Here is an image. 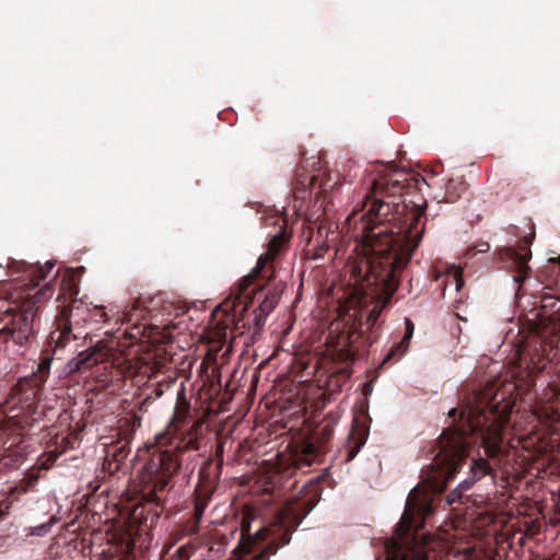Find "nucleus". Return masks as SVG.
<instances>
[{"label":"nucleus","instance_id":"f257e3e1","mask_svg":"<svg viewBox=\"0 0 560 560\" xmlns=\"http://www.w3.org/2000/svg\"><path fill=\"white\" fill-rule=\"evenodd\" d=\"M417 183L408 173L390 166L388 173L372 180L370 192L364 196L355 236L361 237L366 257L359 258L350 273L357 285L377 295L366 317L368 329L376 326L382 311L390 303L400 276L422 240L427 202L402 199Z\"/></svg>","mask_w":560,"mask_h":560},{"label":"nucleus","instance_id":"f03ea898","mask_svg":"<svg viewBox=\"0 0 560 560\" xmlns=\"http://www.w3.org/2000/svg\"><path fill=\"white\" fill-rule=\"evenodd\" d=\"M513 383L498 386L465 388L459 406L448 411L452 423L442 432L433 450L428 483L433 492L441 493L447 482L466 462L468 448L480 441L488 458L501 463L505 455L503 429L509 423L516 402Z\"/></svg>","mask_w":560,"mask_h":560},{"label":"nucleus","instance_id":"7ed1b4c3","mask_svg":"<svg viewBox=\"0 0 560 560\" xmlns=\"http://www.w3.org/2000/svg\"><path fill=\"white\" fill-rule=\"evenodd\" d=\"M202 427L201 418H192L190 404L178 398L168 424L155 435L141 475L143 499L155 505V515L163 510L170 483L182 466L180 454L200 448Z\"/></svg>","mask_w":560,"mask_h":560},{"label":"nucleus","instance_id":"20e7f679","mask_svg":"<svg viewBox=\"0 0 560 560\" xmlns=\"http://www.w3.org/2000/svg\"><path fill=\"white\" fill-rule=\"evenodd\" d=\"M320 497V488L317 481L310 480L296 495L287 501L278 511L275 522L270 527H260L252 533V516L244 514L241 520V537L234 549V555L242 558L252 551L255 544L270 538V545L283 547L291 541V535L301 524L303 518L315 508Z\"/></svg>","mask_w":560,"mask_h":560},{"label":"nucleus","instance_id":"39448f33","mask_svg":"<svg viewBox=\"0 0 560 560\" xmlns=\"http://www.w3.org/2000/svg\"><path fill=\"white\" fill-rule=\"evenodd\" d=\"M433 511V498L429 493L417 488L409 493L395 535L385 544V560H438V552L425 535L418 534Z\"/></svg>","mask_w":560,"mask_h":560},{"label":"nucleus","instance_id":"423d86ee","mask_svg":"<svg viewBox=\"0 0 560 560\" xmlns=\"http://www.w3.org/2000/svg\"><path fill=\"white\" fill-rule=\"evenodd\" d=\"M50 282L34 293L21 306L9 307L0 314V354L16 360L22 358L36 340V316L39 303L52 296Z\"/></svg>","mask_w":560,"mask_h":560},{"label":"nucleus","instance_id":"0eeeda50","mask_svg":"<svg viewBox=\"0 0 560 560\" xmlns=\"http://www.w3.org/2000/svg\"><path fill=\"white\" fill-rule=\"evenodd\" d=\"M51 362L50 355L42 357L36 372L20 377L12 385L3 404L5 425L12 431L25 430L38 420L37 398L49 377Z\"/></svg>","mask_w":560,"mask_h":560},{"label":"nucleus","instance_id":"6e6552de","mask_svg":"<svg viewBox=\"0 0 560 560\" xmlns=\"http://www.w3.org/2000/svg\"><path fill=\"white\" fill-rule=\"evenodd\" d=\"M118 342L114 339L98 340L93 347L81 351L67 364L68 372L89 373L104 387L114 381L121 380L131 369V363L117 349Z\"/></svg>","mask_w":560,"mask_h":560},{"label":"nucleus","instance_id":"1a4fd4ad","mask_svg":"<svg viewBox=\"0 0 560 560\" xmlns=\"http://www.w3.org/2000/svg\"><path fill=\"white\" fill-rule=\"evenodd\" d=\"M78 294L79 285L75 280L71 277L62 278L57 296L56 328L50 332V340L55 343V350L66 347L73 339H78L79 335L73 332V325L86 320L85 314L89 310L81 300L77 299Z\"/></svg>","mask_w":560,"mask_h":560},{"label":"nucleus","instance_id":"9d476101","mask_svg":"<svg viewBox=\"0 0 560 560\" xmlns=\"http://www.w3.org/2000/svg\"><path fill=\"white\" fill-rule=\"evenodd\" d=\"M253 289L248 288L243 294L240 292V283L237 284L235 294L233 298L224 300L218 308L213 312V316H218L219 313L223 314L218 323L223 329L232 327V334L243 335L246 329L250 330L253 326V334H257L265 325L266 316L258 308L252 314H248L249 305L253 303L254 296L257 294L256 291L264 289L262 283H255L252 285Z\"/></svg>","mask_w":560,"mask_h":560},{"label":"nucleus","instance_id":"9b49d317","mask_svg":"<svg viewBox=\"0 0 560 560\" xmlns=\"http://www.w3.org/2000/svg\"><path fill=\"white\" fill-rule=\"evenodd\" d=\"M338 420V413L329 412L315 429L313 433L314 442H306L301 451L279 456L277 469L281 479H289L298 470L304 471L312 465L314 458L323 452L330 441Z\"/></svg>","mask_w":560,"mask_h":560},{"label":"nucleus","instance_id":"f8f14e48","mask_svg":"<svg viewBox=\"0 0 560 560\" xmlns=\"http://www.w3.org/2000/svg\"><path fill=\"white\" fill-rule=\"evenodd\" d=\"M318 158L312 156L303 162L293 180V195L295 199H306L307 196H315L332 189L337 180L332 182L331 176L319 166Z\"/></svg>","mask_w":560,"mask_h":560},{"label":"nucleus","instance_id":"ddd939ff","mask_svg":"<svg viewBox=\"0 0 560 560\" xmlns=\"http://www.w3.org/2000/svg\"><path fill=\"white\" fill-rule=\"evenodd\" d=\"M156 298H138L131 306L126 310L121 317V324L127 325L124 337L130 341V343H137L143 341L144 338H150L148 334L149 324L147 318L151 316L155 310Z\"/></svg>","mask_w":560,"mask_h":560},{"label":"nucleus","instance_id":"4468645a","mask_svg":"<svg viewBox=\"0 0 560 560\" xmlns=\"http://www.w3.org/2000/svg\"><path fill=\"white\" fill-rule=\"evenodd\" d=\"M287 242L288 237L284 232H280L271 237L266 253L258 258L255 268L240 281L241 294L255 283H260L262 280H267L268 282L273 278L275 270L272 262L277 256L284 250Z\"/></svg>","mask_w":560,"mask_h":560},{"label":"nucleus","instance_id":"2eb2a0df","mask_svg":"<svg viewBox=\"0 0 560 560\" xmlns=\"http://www.w3.org/2000/svg\"><path fill=\"white\" fill-rule=\"evenodd\" d=\"M223 466V445L219 444L214 458H208L199 469V483L195 490V503L208 506L215 490Z\"/></svg>","mask_w":560,"mask_h":560},{"label":"nucleus","instance_id":"dca6fc26","mask_svg":"<svg viewBox=\"0 0 560 560\" xmlns=\"http://www.w3.org/2000/svg\"><path fill=\"white\" fill-rule=\"evenodd\" d=\"M534 238L535 233H529L523 236L515 246L503 247L499 252L500 259L514 268L515 282L522 283L528 277L530 270L528 261L532 258L530 245Z\"/></svg>","mask_w":560,"mask_h":560},{"label":"nucleus","instance_id":"f3484780","mask_svg":"<svg viewBox=\"0 0 560 560\" xmlns=\"http://www.w3.org/2000/svg\"><path fill=\"white\" fill-rule=\"evenodd\" d=\"M467 190V184L460 177L450 178L444 187L443 191L435 194L434 198L438 202L454 203L459 200L463 194Z\"/></svg>","mask_w":560,"mask_h":560},{"label":"nucleus","instance_id":"a211bd4d","mask_svg":"<svg viewBox=\"0 0 560 560\" xmlns=\"http://www.w3.org/2000/svg\"><path fill=\"white\" fill-rule=\"evenodd\" d=\"M283 289L284 287L282 284H276L272 289L268 290L258 310L265 315H268L278 304Z\"/></svg>","mask_w":560,"mask_h":560},{"label":"nucleus","instance_id":"6ab92c4d","mask_svg":"<svg viewBox=\"0 0 560 560\" xmlns=\"http://www.w3.org/2000/svg\"><path fill=\"white\" fill-rule=\"evenodd\" d=\"M54 266L55 264L51 261H47L45 266H27V269L25 271L27 272V276L30 278V284H32L33 288L38 287L39 282L47 277V273L51 271Z\"/></svg>","mask_w":560,"mask_h":560},{"label":"nucleus","instance_id":"aec40b11","mask_svg":"<svg viewBox=\"0 0 560 560\" xmlns=\"http://www.w3.org/2000/svg\"><path fill=\"white\" fill-rule=\"evenodd\" d=\"M542 424H553L560 421V413L551 406L545 405L537 408L533 415Z\"/></svg>","mask_w":560,"mask_h":560},{"label":"nucleus","instance_id":"412c9836","mask_svg":"<svg viewBox=\"0 0 560 560\" xmlns=\"http://www.w3.org/2000/svg\"><path fill=\"white\" fill-rule=\"evenodd\" d=\"M129 454V448L127 445H122L120 447L114 448L112 454H107L106 456V463L108 465V470L114 472L119 470L120 465L124 463V460L127 458Z\"/></svg>","mask_w":560,"mask_h":560},{"label":"nucleus","instance_id":"4be33fe9","mask_svg":"<svg viewBox=\"0 0 560 560\" xmlns=\"http://www.w3.org/2000/svg\"><path fill=\"white\" fill-rule=\"evenodd\" d=\"M470 471L472 474V482H475L487 475H491L493 472V466L487 458L472 459Z\"/></svg>","mask_w":560,"mask_h":560},{"label":"nucleus","instance_id":"5701e85b","mask_svg":"<svg viewBox=\"0 0 560 560\" xmlns=\"http://www.w3.org/2000/svg\"><path fill=\"white\" fill-rule=\"evenodd\" d=\"M365 440L362 436H354L353 433L350 435V440L348 445L345 447V460H352L361 450V446L364 444Z\"/></svg>","mask_w":560,"mask_h":560},{"label":"nucleus","instance_id":"b1692460","mask_svg":"<svg viewBox=\"0 0 560 560\" xmlns=\"http://www.w3.org/2000/svg\"><path fill=\"white\" fill-rule=\"evenodd\" d=\"M207 506H205V503H195L194 506V523L188 528V534L194 535L197 534L199 530V523L202 518V515L205 513V510Z\"/></svg>","mask_w":560,"mask_h":560},{"label":"nucleus","instance_id":"393cba45","mask_svg":"<svg viewBox=\"0 0 560 560\" xmlns=\"http://www.w3.org/2000/svg\"><path fill=\"white\" fill-rule=\"evenodd\" d=\"M415 325L412 320L408 317L405 318V335L400 340V348L402 350H408L410 340L413 336Z\"/></svg>","mask_w":560,"mask_h":560},{"label":"nucleus","instance_id":"a878e982","mask_svg":"<svg viewBox=\"0 0 560 560\" xmlns=\"http://www.w3.org/2000/svg\"><path fill=\"white\" fill-rule=\"evenodd\" d=\"M407 352V350H402L400 348V341H398L397 343L393 345L390 347V349L388 350L387 354L385 355V358L383 359V362H382V365L388 363L389 361L394 360H398L399 358H401L405 353Z\"/></svg>","mask_w":560,"mask_h":560},{"label":"nucleus","instance_id":"bb28decb","mask_svg":"<svg viewBox=\"0 0 560 560\" xmlns=\"http://www.w3.org/2000/svg\"><path fill=\"white\" fill-rule=\"evenodd\" d=\"M27 492V486H23L21 482L15 485L9 490L7 501L10 504H13L15 501H19L20 497L22 494H25Z\"/></svg>","mask_w":560,"mask_h":560},{"label":"nucleus","instance_id":"cd10ccee","mask_svg":"<svg viewBox=\"0 0 560 560\" xmlns=\"http://www.w3.org/2000/svg\"><path fill=\"white\" fill-rule=\"evenodd\" d=\"M195 551V547L191 544H186L180 546L176 553L179 558V560H189L191 553Z\"/></svg>","mask_w":560,"mask_h":560},{"label":"nucleus","instance_id":"c85d7f7f","mask_svg":"<svg viewBox=\"0 0 560 560\" xmlns=\"http://www.w3.org/2000/svg\"><path fill=\"white\" fill-rule=\"evenodd\" d=\"M279 549L277 545H270L266 549H262L253 560H269Z\"/></svg>","mask_w":560,"mask_h":560},{"label":"nucleus","instance_id":"c756f323","mask_svg":"<svg viewBox=\"0 0 560 560\" xmlns=\"http://www.w3.org/2000/svg\"><path fill=\"white\" fill-rule=\"evenodd\" d=\"M39 476L35 472H30L26 475L24 479H22L20 482L23 486H27V491L35 486V483L38 481Z\"/></svg>","mask_w":560,"mask_h":560},{"label":"nucleus","instance_id":"7c9ffc66","mask_svg":"<svg viewBox=\"0 0 560 560\" xmlns=\"http://www.w3.org/2000/svg\"><path fill=\"white\" fill-rule=\"evenodd\" d=\"M122 421L126 424L131 425L132 431H136V429L140 428V425H141V418L138 417L137 415H133L130 419L125 418V419L120 420V422H122Z\"/></svg>","mask_w":560,"mask_h":560},{"label":"nucleus","instance_id":"2f4dec72","mask_svg":"<svg viewBox=\"0 0 560 560\" xmlns=\"http://www.w3.org/2000/svg\"><path fill=\"white\" fill-rule=\"evenodd\" d=\"M342 377L345 378V375H337V376H332L329 381H328V387L334 392L336 390L337 387H340L341 385L339 384V378Z\"/></svg>","mask_w":560,"mask_h":560},{"label":"nucleus","instance_id":"473e14b6","mask_svg":"<svg viewBox=\"0 0 560 560\" xmlns=\"http://www.w3.org/2000/svg\"><path fill=\"white\" fill-rule=\"evenodd\" d=\"M455 280H456V289L460 290V288H462V285L464 283L463 279H462V271L456 272Z\"/></svg>","mask_w":560,"mask_h":560},{"label":"nucleus","instance_id":"72a5a7b5","mask_svg":"<svg viewBox=\"0 0 560 560\" xmlns=\"http://www.w3.org/2000/svg\"><path fill=\"white\" fill-rule=\"evenodd\" d=\"M455 501H456V494H455V492H452V493L447 497V503H448V504H453Z\"/></svg>","mask_w":560,"mask_h":560},{"label":"nucleus","instance_id":"f704fd0d","mask_svg":"<svg viewBox=\"0 0 560 560\" xmlns=\"http://www.w3.org/2000/svg\"><path fill=\"white\" fill-rule=\"evenodd\" d=\"M377 339V336H374L372 337L371 335L366 337V340L369 341V343H373V341H375Z\"/></svg>","mask_w":560,"mask_h":560},{"label":"nucleus","instance_id":"c9c22d12","mask_svg":"<svg viewBox=\"0 0 560 560\" xmlns=\"http://www.w3.org/2000/svg\"><path fill=\"white\" fill-rule=\"evenodd\" d=\"M57 458V455H49L48 460L50 464H52Z\"/></svg>","mask_w":560,"mask_h":560},{"label":"nucleus","instance_id":"e433bc0d","mask_svg":"<svg viewBox=\"0 0 560 560\" xmlns=\"http://www.w3.org/2000/svg\"><path fill=\"white\" fill-rule=\"evenodd\" d=\"M347 338H348V342L352 346V343L354 342L353 334H350Z\"/></svg>","mask_w":560,"mask_h":560}]
</instances>
